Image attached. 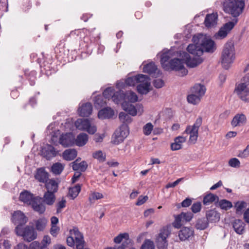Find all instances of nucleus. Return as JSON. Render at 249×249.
Returning <instances> with one entry per match:
<instances>
[{
	"label": "nucleus",
	"mask_w": 249,
	"mask_h": 249,
	"mask_svg": "<svg viewBox=\"0 0 249 249\" xmlns=\"http://www.w3.org/2000/svg\"><path fill=\"white\" fill-rule=\"evenodd\" d=\"M218 201L219 197L217 196L210 193L203 197V203L205 205H208L213 202L217 203Z\"/></svg>",
	"instance_id": "obj_32"
},
{
	"label": "nucleus",
	"mask_w": 249,
	"mask_h": 249,
	"mask_svg": "<svg viewBox=\"0 0 249 249\" xmlns=\"http://www.w3.org/2000/svg\"><path fill=\"white\" fill-rule=\"evenodd\" d=\"M245 225L242 220L236 219L233 223V228L237 233L242 234L244 231Z\"/></svg>",
	"instance_id": "obj_35"
},
{
	"label": "nucleus",
	"mask_w": 249,
	"mask_h": 249,
	"mask_svg": "<svg viewBox=\"0 0 249 249\" xmlns=\"http://www.w3.org/2000/svg\"><path fill=\"white\" fill-rule=\"evenodd\" d=\"M170 232L167 228L163 227L160 230L156 241L157 246L159 249H162L167 247V238Z\"/></svg>",
	"instance_id": "obj_8"
},
{
	"label": "nucleus",
	"mask_w": 249,
	"mask_h": 249,
	"mask_svg": "<svg viewBox=\"0 0 249 249\" xmlns=\"http://www.w3.org/2000/svg\"><path fill=\"white\" fill-rule=\"evenodd\" d=\"M182 222H183V217L182 213H181L176 216L175 227L177 228H180L182 225Z\"/></svg>",
	"instance_id": "obj_57"
},
{
	"label": "nucleus",
	"mask_w": 249,
	"mask_h": 249,
	"mask_svg": "<svg viewBox=\"0 0 249 249\" xmlns=\"http://www.w3.org/2000/svg\"><path fill=\"white\" fill-rule=\"evenodd\" d=\"M184 60L179 58H174L169 62V71H180V74L179 75L181 76L186 75L188 73V71L184 66Z\"/></svg>",
	"instance_id": "obj_7"
},
{
	"label": "nucleus",
	"mask_w": 249,
	"mask_h": 249,
	"mask_svg": "<svg viewBox=\"0 0 249 249\" xmlns=\"http://www.w3.org/2000/svg\"><path fill=\"white\" fill-rule=\"evenodd\" d=\"M234 57V47L232 43H227L224 46L221 56V63L223 67L228 70L233 63Z\"/></svg>",
	"instance_id": "obj_3"
},
{
	"label": "nucleus",
	"mask_w": 249,
	"mask_h": 249,
	"mask_svg": "<svg viewBox=\"0 0 249 249\" xmlns=\"http://www.w3.org/2000/svg\"><path fill=\"white\" fill-rule=\"evenodd\" d=\"M137 75L129 77L125 81L126 85L129 86H134L137 84Z\"/></svg>",
	"instance_id": "obj_54"
},
{
	"label": "nucleus",
	"mask_w": 249,
	"mask_h": 249,
	"mask_svg": "<svg viewBox=\"0 0 249 249\" xmlns=\"http://www.w3.org/2000/svg\"><path fill=\"white\" fill-rule=\"evenodd\" d=\"M89 139L88 135L84 133H81L77 135L75 140V144L78 146H83L88 142Z\"/></svg>",
	"instance_id": "obj_33"
},
{
	"label": "nucleus",
	"mask_w": 249,
	"mask_h": 249,
	"mask_svg": "<svg viewBox=\"0 0 249 249\" xmlns=\"http://www.w3.org/2000/svg\"><path fill=\"white\" fill-rule=\"evenodd\" d=\"M182 58L187 66L190 68L196 67L203 62V59L200 57V56L191 58L190 55L186 52L183 53Z\"/></svg>",
	"instance_id": "obj_11"
},
{
	"label": "nucleus",
	"mask_w": 249,
	"mask_h": 249,
	"mask_svg": "<svg viewBox=\"0 0 249 249\" xmlns=\"http://www.w3.org/2000/svg\"><path fill=\"white\" fill-rule=\"evenodd\" d=\"M228 33V32L223 27H222L220 29L216 35L223 38L227 36Z\"/></svg>",
	"instance_id": "obj_64"
},
{
	"label": "nucleus",
	"mask_w": 249,
	"mask_h": 249,
	"mask_svg": "<svg viewBox=\"0 0 249 249\" xmlns=\"http://www.w3.org/2000/svg\"><path fill=\"white\" fill-rule=\"evenodd\" d=\"M94 105L97 109H100L107 105V99L102 95L96 96L94 99Z\"/></svg>",
	"instance_id": "obj_31"
},
{
	"label": "nucleus",
	"mask_w": 249,
	"mask_h": 249,
	"mask_svg": "<svg viewBox=\"0 0 249 249\" xmlns=\"http://www.w3.org/2000/svg\"><path fill=\"white\" fill-rule=\"evenodd\" d=\"M201 98L199 95L192 93L187 96V101L190 103L196 105L200 102Z\"/></svg>",
	"instance_id": "obj_46"
},
{
	"label": "nucleus",
	"mask_w": 249,
	"mask_h": 249,
	"mask_svg": "<svg viewBox=\"0 0 249 249\" xmlns=\"http://www.w3.org/2000/svg\"><path fill=\"white\" fill-rule=\"evenodd\" d=\"M148 197L146 196H140L139 197L136 204L138 206L142 205V204H143L144 202H145L146 201V200L148 199Z\"/></svg>",
	"instance_id": "obj_63"
},
{
	"label": "nucleus",
	"mask_w": 249,
	"mask_h": 249,
	"mask_svg": "<svg viewBox=\"0 0 249 249\" xmlns=\"http://www.w3.org/2000/svg\"><path fill=\"white\" fill-rule=\"evenodd\" d=\"M141 249H155V247L153 243L148 240L142 245Z\"/></svg>",
	"instance_id": "obj_59"
},
{
	"label": "nucleus",
	"mask_w": 249,
	"mask_h": 249,
	"mask_svg": "<svg viewBox=\"0 0 249 249\" xmlns=\"http://www.w3.org/2000/svg\"><path fill=\"white\" fill-rule=\"evenodd\" d=\"M143 71L150 75L153 74L156 77L158 76L160 72V71L158 70L157 66L154 62H150L144 65Z\"/></svg>",
	"instance_id": "obj_19"
},
{
	"label": "nucleus",
	"mask_w": 249,
	"mask_h": 249,
	"mask_svg": "<svg viewBox=\"0 0 249 249\" xmlns=\"http://www.w3.org/2000/svg\"><path fill=\"white\" fill-rule=\"evenodd\" d=\"M217 206L219 207L221 209L227 211L232 207L231 202L226 199H222L218 201Z\"/></svg>",
	"instance_id": "obj_43"
},
{
	"label": "nucleus",
	"mask_w": 249,
	"mask_h": 249,
	"mask_svg": "<svg viewBox=\"0 0 249 249\" xmlns=\"http://www.w3.org/2000/svg\"><path fill=\"white\" fill-rule=\"evenodd\" d=\"M114 242L116 243H120L121 242L126 243H131V240L129 238V234L127 233H120L114 239Z\"/></svg>",
	"instance_id": "obj_37"
},
{
	"label": "nucleus",
	"mask_w": 249,
	"mask_h": 249,
	"mask_svg": "<svg viewBox=\"0 0 249 249\" xmlns=\"http://www.w3.org/2000/svg\"><path fill=\"white\" fill-rule=\"evenodd\" d=\"M124 102H128L130 103H134L138 100V96L135 93L131 91H128L124 93Z\"/></svg>",
	"instance_id": "obj_40"
},
{
	"label": "nucleus",
	"mask_w": 249,
	"mask_h": 249,
	"mask_svg": "<svg viewBox=\"0 0 249 249\" xmlns=\"http://www.w3.org/2000/svg\"><path fill=\"white\" fill-rule=\"evenodd\" d=\"M150 83H142L139 84L137 87L138 92L141 94H146L149 91Z\"/></svg>",
	"instance_id": "obj_39"
},
{
	"label": "nucleus",
	"mask_w": 249,
	"mask_h": 249,
	"mask_svg": "<svg viewBox=\"0 0 249 249\" xmlns=\"http://www.w3.org/2000/svg\"><path fill=\"white\" fill-rule=\"evenodd\" d=\"M119 118L120 120L123 122V124H126L127 125L128 124L131 123L132 121V118L129 115L124 112H121L119 113Z\"/></svg>",
	"instance_id": "obj_47"
},
{
	"label": "nucleus",
	"mask_w": 249,
	"mask_h": 249,
	"mask_svg": "<svg viewBox=\"0 0 249 249\" xmlns=\"http://www.w3.org/2000/svg\"><path fill=\"white\" fill-rule=\"evenodd\" d=\"M47 223V220L45 218L42 217L39 218L36 222V229L39 231H43L45 228Z\"/></svg>",
	"instance_id": "obj_45"
},
{
	"label": "nucleus",
	"mask_w": 249,
	"mask_h": 249,
	"mask_svg": "<svg viewBox=\"0 0 249 249\" xmlns=\"http://www.w3.org/2000/svg\"><path fill=\"white\" fill-rule=\"evenodd\" d=\"M192 40L194 44H189L187 50L194 55L200 56L204 52L213 53L215 49L214 41L203 34L195 35Z\"/></svg>",
	"instance_id": "obj_1"
},
{
	"label": "nucleus",
	"mask_w": 249,
	"mask_h": 249,
	"mask_svg": "<svg viewBox=\"0 0 249 249\" xmlns=\"http://www.w3.org/2000/svg\"><path fill=\"white\" fill-rule=\"evenodd\" d=\"M224 11L236 18L243 12L245 2L242 0H225L222 2Z\"/></svg>",
	"instance_id": "obj_2"
},
{
	"label": "nucleus",
	"mask_w": 249,
	"mask_h": 249,
	"mask_svg": "<svg viewBox=\"0 0 249 249\" xmlns=\"http://www.w3.org/2000/svg\"><path fill=\"white\" fill-rule=\"evenodd\" d=\"M74 140V137L71 133H66L60 136L59 142L64 147H67L73 145Z\"/></svg>",
	"instance_id": "obj_16"
},
{
	"label": "nucleus",
	"mask_w": 249,
	"mask_h": 249,
	"mask_svg": "<svg viewBox=\"0 0 249 249\" xmlns=\"http://www.w3.org/2000/svg\"><path fill=\"white\" fill-rule=\"evenodd\" d=\"M194 230L192 227H182L178 232V236L181 241H189L194 237Z\"/></svg>",
	"instance_id": "obj_9"
},
{
	"label": "nucleus",
	"mask_w": 249,
	"mask_h": 249,
	"mask_svg": "<svg viewBox=\"0 0 249 249\" xmlns=\"http://www.w3.org/2000/svg\"><path fill=\"white\" fill-rule=\"evenodd\" d=\"M217 13L207 14L204 20L205 26L207 28H210L216 25L217 23Z\"/></svg>",
	"instance_id": "obj_20"
},
{
	"label": "nucleus",
	"mask_w": 249,
	"mask_h": 249,
	"mask_svg": "<svg viewBox=\"0 0 249 249\" xmlns=\"http://www.w3.org/2000/svg\"><path fill=\"white\" fill-rule=\"evenodd\" d=\"M202 120L201 117H198L192 126H188L185 131L187 134H190L189 140L190 142L195 143L198 137V130L201 125Z\"/></svg>",
	"instance_id": "obj_5"
},
{
	"label": "nucleus",
	"mask_w": 249,
	"mask_h": 249,
	"mask_svg": "<svg viewBox=\"0 0 249 249\" xmlns=\"http://www.w3.org/2000/svg\"><path fill=\"white\" fill-rule=\"evenodd\" d=\"M129 134L128 126L126 124H123L119 130H117L112 136V142L115 144L122 142Z\"/></svg>",
	"instance_id": "obj_4"
},
{
	"label": "nucleus",
	"mask_w": 249,
	"mask_h": 249,
	"mask_svg": "<svg viewBox=\"0 0 249 249\" xmlns=\"http://www.w3.org/2000/svg\"><path fill=\"white\" fill-rule=\"evenodd\" d=\"M123 109L128 112L129 115L135 116L137 114L136 107L128 102H124L122 103Z\"/></svg>",
	"instance_id": "obj_30"
},
{
	"label": "nucleus",
	"mask_w": 249,
	"mask_h": 249,
	"mask_svg": "<svg viewBox=\"0 0 249 249\" xmlns=\"http://www.w3.org/2000/svg\"><path fill=\"white\" fill-rule=\"evenodd\" d=\"M202 205L200 202H194L191 206V210L194 213H197L200 211Z\"/></svg>",
	"instance_id": "obj_53"
},
{
	"label": "nucleus",
	"mask_w": 249,
	"mask_h": 249,
	"mask_svg": "<svg viewBox=\"0 0 249 249\" xmlns=\"http://www.w3.org/2000/svg\"><path fill=\"white\" fill-rule=\"evenodd\" d=\"M45 186L47 190L46 192L55 194L58 191V182H56L54 179H49L48 181L45 183Z\"/></svg>",
	"instance_id": "obj_22"
},
{
	"label": "nucleus",
	"mask_w": 249,
	"mask_h": 249,
	"mask_svg": "<svg viewBox=\"0 0 249 249\" xmlns=\"http://www.w3.org/2000/svg\"><path fill=\"white\" fill-rule=\"evenodd\" d=\"M112 101L116 104H121L124 102L125 94L123 90H119L116 92H114L113 95L112 97Z\"/></svg>",
	"instance_id": "obj_29"
},
{
	"label": "nucleus",
	"mask_w": 249,
	"mask_h": 249,
	"mask_svg": "<svg viewBox=\"0 0 249 249\" xmlns=\"http://www.w3.org/2000/svg\"><path fill=\"white\" fill-rule=\"evenodd\" d=\"M192 200L191 198H186L180 204H178V208H180V206L182 207H187L192 204Z\"/></svg>",
	"instance_id": "obj_58"
},
{
	"label": "nucleus",
	"mask_w": 249,
	"mask_h": 249,
	"mask_svg": "<svg viewBox=\"0 0 249 249\" xmlns=\"http://www.w3.org/2000/svg\"><path fill=\"white\" fill-rule=\"evenodd\" d=\"M235 91L242 101L249 103V89H247L244 84H239Z\"/></svg>",
	"instance_id": "obj_13"
},
{
	"label": "nucleus",
	"mask_w": 249,
	"mask_h": 249,
	"mask_svg": "<svg viewBox=\"0 0 249 249\" xmlns=\"http://www.w3.org/2000/svg\"><path fill=\"white\" fill-rule=\"evenodd\" d=\"M71 164H72V169L75 171L83 172L86 170L88 167V164L86 161L83 160L78 163V159L71 162Z\"/></svg>",
	"instance_id": "obj_25"
},
{
	"label": "nucleus",
	"mask_w": 249,
	"mask_h": 249,
	"mask_svg": "<svg viewBox=\"0 0 249 249\" xmlns=\"http://www.w3.org/2000/svg\"><path fill=\"white\" fill-rule=\"evenodd\" d=\"M66 200L63 198L56 204V213H60L61 212V210L66 207Z\"/></svg>",
	"instance_id": "obj_55"
},
{
	"label": "nucleus",
	"mask_w": 249,
	"mask_h": 249,
	"mask_svg": "<svg viewBox=\"0 0 249 249\" xmlns=\"http://www.w3.org/2000/svg\"><path fill=\"white\" fill-rule=\"evenodd\" d=\"M186 138L183 136H178L174 139V142L171 144V149L173 151H176L182 148V144L185 142Z\"/></svg>",
	"instance_id": "obj_23"
},
{
	"label": "nucleus",
	"mask_w": 249,
	"mask_h": 249,
	"mask_svg": "<svg viewBox=\"0 0 249 249\" xmlns=\"http://www.w3.org/2000/svg\"><path fill=\"white\" fill-rule=\"evenodd\" d=\"M41 198L44 203L49 206L53 205L56 199L54 193L49 192H46Z\"/></svg>",
	"instance_id": "obj_24"
},
{
	"label": "nucleus",
	"mask_w": 249,
	"mask_h": 249,
	"mask_svg": "<svg viewBox=\"0 0 249 249\" xmlns=\"http://www.w3.org/2000/svg\"><path fill=\"white\" fill-rule=\"evenodd\" d=\"M92 111V104L89 102L83 104L78 109L79 115L83 117L89 116L91 114Z\"/></svg>",
	"instance_id": "obj_17"
},
{
	"label": "nucleus",
	"mask_w": 249,
	"mask_h": 249,
	"mask_svg": "<svg viewBox=\"0 0 249 249\" xmlns=\"http://www.w3.org/2000/svg\"><path fill=\"white\" fill-rule=\"evenodd\" d=\"M64 168V166L60 162H56L53 164L51 166V171L56 175H60Z\"/></svg>",
	"instance_id": "obj_41"
},
{
	"label": "nucleus",
	"mask_w": 249,
	"mask_h": 249,
	"mask_svg": "<svg viewBox=\"0 0 249 249\" xmlns=\"http://www.w3.org/2000/svg\"><path fill=\"white\" fill-rule=\"evenodd\" d=\"M153 84L156 88L159 89L163 86L164 82L161 79H157L154 80Z\"/></svg>",
	"instance_id": "obj_62"
},
{
	"label": "nucleus",
	"mask_w": 249,
	"mask_h": 249,
	"mask_svg": "<svg viewBox=\"0 0 249 249\" xmlns=\"http://www.w3.org/2000/svg\"><path fill=\"white\" fill-rule=\"evenodd\" d=\"M12 221L15 225H17L16 227H23V226L27 223L28 218L22 212L17 211L13 213Z\"/></svg>",
	"instance_id": "obj_10"
},
{
	"label": "nucleus",
	"mask_w": 249,
	"mask_h": 249,
	"mask_svg": "<svg viewBox=\"0 0 249 249\" xmlns=\"http://www.w3.org/2000/svg\"><path fill=\"white\" fill-rule=\"evenodd\" d=\"M35 197L33 194L27 191H24L20 193L19 198L20 201L31 205Z\"/></svg>",
	"instance_id": "obj_27"
},
{
	"label": "nucleus",
	"mask_w": 249,
	"mask_h": 249,
	"mask_svg": "<svg viewBox=\"0 0 249 249\" xmlns=\"http://www.w3.org/2000/svg\"><path fill=\"white\" fill-rule=\"evenodd\" d=\"M247 121L246 116L243 114H237L231 122L232 126H241L245 124Z\"/></svg>",
	"instance_id": "obj_21"
},
{
	"label": "nucleus",
	"mask_w": 249,
	"mask_h": 249,
	"mask_svg": "<svg viewBox=\"0 0 249 249\" xmlns=\"http://www.w3.org/2000/svg\"><path fill=\"white\" fill-rule=\"evenodd\" d=\"M247 206V204L245 201H238L235 204V207L236 208V213L237 214H240L241 213L242 210L245 208Z\"/></svg>",
	"instance_id": "obj_50"
},
{
	"label": "nucleus",
	"mask_w": 249,
	"mask_h": 249,
	"mask_svg": "<svg viewBox=\"0 0 249 249\" xmlns=\"http://www.w3.org/2000/svg\"><path fill=\"white\" fill-rule=\"evenodd\" d=\"M137 83H146L150 82V78L148 76L142 74H139L137 75Z\"/></svg>",
	"instance_id": "obj_49"
},
{
	"label": "nucleus",
	"mask_w": 249,
	"mask_h": 249,
	"mask_svg": "<svg viewBox=\"0 0 249 249\" xmlns=\"http://www.w3.org/2000/svg\"><path fill=\"white\" fill-rule=\"evenodd\" d=\"M114 92V89L112 87H108L104 90L103 93V96L106 99L109 100L111 98Z\"/></svg>",
	"instance_id": "obj_48"
},
{
	"label": "nucleus",
	"mask_w": 249,
	"mask_h": 249,
	"mask_svg": "<svg viewBox=\"0 0 249 249\" xmlns=\"http://www.w3.org/2000/svg\"><path fill=\"white\" fill-rule=\"evenodd\" d=\"M237 22V19L235 20V22L233 21H229L225 24L223 27L229 33L231 29L233 28Z\"/></svg>",
	"instance_id": "obj_56"
},
{
	"label": "nucleus",
	"mask_w": 249,
	"mask_h": 249,
	"mask_svg": "<svg viewBox=\"0 0 249 249\" xmlns=\"http://www.w3.org/2000/svg\"><path fill=\"white\" fill-rule=\"evenodd\" d=\"M153 125L151 123H148L144 125L143 127V132L145 135H149L151 134L153 130Z\"/></svg>",
	"instance_id": "obj_51"
},
{
	"label": "nucleus",
	"mask_w": 249,
	"mask_h": 249,
	"mask_svg": "<svg viewBox=\"0 0 249 249\" xmlns=\"http://www.w3.org/2000/svg\"><path fill=\"white\" fill-rule=\"evenodd\" d=\"M34 177L38 182L45 183L49 180V174L44 168L41 167L36 170Z\"/></svg>",
	"instance_id": "obj_15"
},
{
	"label": "nucleus",
	"mask_w": 249,
	"mask_h": 249,
	"mask_svg": "<svg viewBox=\"0 0 249 249\" xmlns=\"http://www.w3.org/2000/svg\"><path fill=\"white\" fill-rule=\"evenodd\" d=\"M58 152L56 151L54 147L51 144H47L41 150V154L43 157L47 160H50L53 158L55 157Z\"/></svg>",
	"instance_id": "obj_14"
},
{
	"label": "nucleus",
	"mask_w": 249,
	"mask_h": 249,
	"mask_svg": "<svg viewBox=\"0 0 249 249\" xmlns=\"http://www.w3.org/2000/svg\"><path fill=\"white\" fill-rule=\"evenodd\" d=\"M220 216V213L215 209L207 211L206 212V219L209 222L215 223L219 221Z\"/></svg>",
	"instance_id": "obj_18"
},
{
	"label": "nucleus",
	"mask_w": 249,
	"mask_h": 249,
	"mask_svg": "<svg viewBox=\"0 0 249 249\" xmlns=\"http://www.w3.org/2000/svg\"><path fill=\"white\" fill-rule=\"evenodd\" d=\"M76 156L77 151L73 149H67L63 153V159L68 161L73 160Z\"/></svg>",
	"instance_id": "obj_34"
},
{
	"label": "nucleus",
	"mask_w": 249,
	"mask_h": 249,
	"mask_svg": "<svg viewBox=\"0 0 249 249\" xmlns=\"http://www.w3.org/2000/svg\"><path fill=\"white\" fill-rule=\"evenodd\" d=\"M15 231L18 235L23 236L24 239L28 242H31L36 238L34 229L29 226L25 228L16 227Z\"/></svg>",
	"instance_id": "obj_6"
},
{
	"label": "nucleus",
	"mask_w": 249,
	"mask_h": 249,
	"mask_svg": "<svg viewBox=\"0 0 249 249\" xmlns=\"http://www.w3.org/2000/svg\"><path fill=\"white\" fill-rule=\"evenodd\" d=\"M80 191L81 185L79 184H77L74 187L70 188L69 191V194L72 199H74L78 196Z\"/></svg>",
	"instance_id": "obj_44"
},
{
	"label": "nucleus",
	"mask_w": 249,
	"mask_h": 249,
	"mask_svg": "<svg viewBox=\"0 0 249 249\" xmlns=\"http://www.w3.org/2000/svg\"><path fill=\"white\" fill-rule=\"evenodd\" d=\"M181 213L183 217V222L190 221L193 217V214L191 212H182Z\"/></svg>",
	"instance_id": "obj_60"
},
{
	"label": "nucleus",
	"mask_w": 249,
	"mask_h": 249,
	"mask_svg": "<svg viewBox=\"0 0 249 249\" xmlns=\"http://www.w3.org/2000/svg\"><path fill=\"white\" fill-rule=\"evenodd\" d=\"M114 115V111L109 107H105L98 112V116L100 119L110 118Z\"/></svg>",
	"instance_id": "obj_26"
},
{
	"label": "nucleus",
	"mask_w": 249,
	"mask_h": 249,
	"mask_svg": "<svg viewBox=\"0 0 249 249\" xmlns=\"http://www.w3.org/2000/svg\"><path fill=\"white\" fill-rule=\"evenodd\" d=\"M75 125L79 130H86L90 126V122L87 119H79L75 122Z\"/></svg>",
	"instance_id": "obj_28"
},
{
	"label": "nucleus",
	"mask_w": 249,
	"mask_h": 249,
	"mask_svg": "<svg viewBox=\"0 0 249 249\" xmlns=\"http://www.w3.org/2000/svg\"><path fill=\"white\" fill-rule=\"evenodd\" d=\"M170 56L167 53H164L161 55L160 58V64L162 68L165 71H169V60Z\"/></svg>",
	"instance_id": "obj_42"
},
{
	"label": "nucleus",
	"mask_w": 249,
	"mask_h": 249,
	"mask_svg": "<svg viewBox=\"0 0 249 249\" xmlns=\"http://www.w3.org/2000/svg\"><path fill=\"white\" fill-rule=\"evenodd\" d=\"M191 92L192 93L198 95L202 97L206 92V88L204 85L201 84H196L192 88Z\"/></svg>",
	"instance_id": "obj_38"
},
{
	"label": "nucleus",
	"mask_w": 249,
	"mask_h": 249,
	"mask_svg": "<svg viewBox=\"0 0 249 249\" xmlns=\"http://www.w3.org/2000/svg\"><path fill=\"white\" fill-rule=\"evenodd\" d=\"M229 164L231 167L235 168L240 166V162L237 158H234L231 159L229 160Z\"/></svg>",
	"instance_id": "obj_61"
},
{
	"label": "nucleus",
	"mask_w": 249,
	"mask_h": 249,
	"mask_svg": "<svg viewBox=\"0 0 249 249\" xmlns=\"http://www.w3.org/2000/svg\"><path fill=\"white\" fill-rule=\"evenodd\" d=\"M209 225L208 219L205 217L198 218L196 222L195 228L199 230L206 229Z\"/></svg>",
	"instance_id": "obj_36"
},
{
	"label": "nucleus",
	"mask_w": 249,
	"mask_h": 249,
	"mask_svg": "<svg viewBox=\"0 0 249 249\" xmlns=\"http://www.w3.org/2000/svg\"><path fill=\"white\" fill-rule=\"evenodd\" d=\"M42 198L39 196H36L32 201L31 204L33 210L37 213L39 214L44 213L46 210V207L42 203Z\"/></svg>",
	"instance_id": "obj_12"
},
{
	"label": "nucleus",
	"mask_w": 249,
	"mask_h": 249,
	"mask_svg": "<svg viewBox=\"0 0 249 249\" xmlns=\"http://www.w3.org/2000/svg\"><path fill=\"white\" fill-rule=\"evenodd\" d=\"M93 157L98 159L100 161H104L106 160V156L103 155L102 151H98L93 154Z\"/></svg>",
	"instance_id": "obj_52"
}]
</instances>
